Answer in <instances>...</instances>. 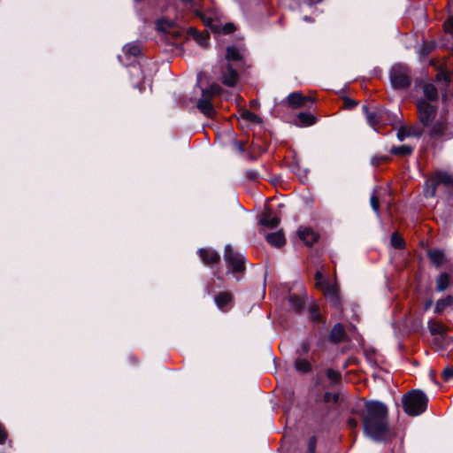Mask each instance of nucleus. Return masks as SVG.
<instances>
[{"instance_id":"nucleus-35","label":"nucleus","mask_w":453,"mask_h":453,"mask_svg":"<svg viewBox=\"0 0 453 453\" xmlns=\"http://www.w3.org/2000/svg\"><path fill=\"white\" fill-rule=\"evenodd\" d=\"M242 118L249 122L255 123L259 121L258 116L249 111H243L242 113Z\"/></svg>"},{"instance_id":"nucleus-33","label":"nucleus","mask_w":453,"mask_h":453,"mask_svg":"<svg viewBox=\"0 0 453 453\" xmlns=\"http://www.w3.org/2000/svg\"><path fill=\"white\" fill-rule=\"evenodd\" d=\"M408 134L410 137H420L423 134V128L419 126L414 125L411 127H407Z\"/></svg>"},{"instance_id":"nucleus-41","label":"nucleus","mask_w":453,"mask_h":453,"mask_svg":"<svg viewBox=\"0 0 453 453\" xmlns=\"http://www.w3.org/2000/svg\"><path fill=\"white\" fill-rule=\"evenodd\" d=\"M317 441L315 437H311L309 441L308 450L310 453H315Z\"/></svg>"},{"instance_id":"nucleus-37","label":"nucleus","mask_w":453,"mask_h":453,"mask_svg":"<svg viewBox=\"0 0 453 453\" xmlns=\"http://www.w3.org/2000/svg\"><path fill=\"white\" fill-rule=\"evenodd\" d=\"M441 376H442L443 380L446 381L452 379L453 378V367L452 366L445 367L441 372Z\"/></svg>"},{"instance_id":"nucleus-45","label":"nucleus","mask_w":453,"mask_h":453,"mask_svg":"<svg viewBox=\"0 0 453 453\" xmlns=\"http://www.w3.org/2000/svg\"><path fill=\"white\" fill-rule=\"evenodd\" d=\"M431 305H432V300H429V301L426 303V305H425V309H426V310L429 309Z\"/></svg>"},{"instance_id":"nucleus-40","label":"nucleus","mask_w":453,"mask_h":453,"mask_svg":"<svg viewBox=\"0 0 453 453\" xmlns=\"http://www.w3.org/2000/svg\"><path fill=\"white\" fill-rule=\"evenodd\" d=\"M371 206L372 208V210L376 212V213H379V199L377 197V196L375 194H372V196H371Z\"/></svg>"},{"instance_id":"nucleus-13","label":"nucleus","mask_w":453,"mask_h":453,"mask_svg":"<svg viewBox=\"0 0 453 453\" xmlns=\"http://www.w3.org/2000/svg\"><path fill=\"white\" fill-rule=\"evenodd\" d=\"M259 222L261 225L269 228H274L280 223V219L271 211H266L261 214Z\"/></svg>"},{"instance_id":"nucleus-8","label":"nucleus","mask_w":453,"mask_h":453,"mask_svg":"<svg viewBox=\"0 0 453 453\" xmlns=\"http://www.w3.org/2000/svg\"><path fill=\"white\" fill-rule=\"evenodd\" d=\"M390 82L395 89H406L411 85V74L408 66L403 64L395 65L390 71Z\"/></svg>"},{"instance_id":"nucleus-44","label":"nucleus","mask_w":453,"mask_h":453,"mask_svg":"<svg viewBox=\"0 0 453 453\" xmlns=\"http://www.w3.org/2000/svg\"><path fill=\"white\" fill-rule=\"evenodd\" d=\"M348 423H349V426L353 428L357 427V421L355 418H349Z\"/></svg>"},{"instance_id":"nucleus-48","label":"nucleus","mask_w":453,"mask_h":453,"mask_svg":"<svg viewBox=\"0 0 453 453\" xmlns=\"http://www.w3.org/2000/svg\"><path fill=\"white\" fill-rule=\"evenodd\" d=\"M314 3H319L320 2L321 0H312Z\"/></svg>"},{"instance_id":"nucleus-15","label":"nucleus","mask_w":453,"mask_h":453,"mask_svg":"<svg viewBox=\"0 0 453 453\" xmlns=\"http://www.w3.org/2000/svg\"><path fill=\"white\" fill-rule=\"evenodd\" d=\"M266 241L276 248H280L285 244V237L281 231L268 234Z\"/></svg>"},{"instance_id":"nucleus-5","label":"nucleus","mask_w":453,"mask_h":453,"mask_svg":"<svg viewBox=\"0 0 453 453\" xmlns=\"http://www.w3.org/2000/svg\"><path fill=\"white\" fill-rule=\"evenodd\" d=\"M222 91V88L217 83H212L207 88L203 89L201 97L196 103L197 109L205 116L212 118L216 113L212 100L219 96Z\"/></svg>"},{"instance_id":"nucleus-31","label":"nucleus","mask_w":453,"mask_h":453,"mask_svg":"<svg viewBox=\"0 0 453 453\" xmlns=\"http://www.w3.org/2000/svg\"><path fill=\"white\" fill-rule=\"evenodd\" d=\"M175 25V22L173 20H169L166 19H161L157 21V28L159 30H162L164 32H169L171 28H173Z\"/></svg>"},{"instance_id":"nucleus-36","label":"nucleus","mask_w":453,"mask_h":453,"mask_svg":"<svg viewBox=\"0 0 453 453\" xmlns=\"http://www.w3.org/2000/svg\"><path fill=\"white\" fill-rule=\"evenodd\" d=\"M326 376L333 382H337L341 379L340 373L332 369H329L326 371Z\"/></svg>"},{"instance_id":"nucleus-17","label":"nucleus","mask_w":453,"mask_h":453,"mask_svg":"<svg viewBox=\"0 0 453 453\" xmlns=\"http://www.w3.org/2000/svg\"><path fill=\"white\" fill-rule=\"evenodd\" d=\"M363 110L365 112L368 124L376 130L377 126L380 123V114L376 111H370L366 105L363 106Z\"/></svg>"},{"instance_id":"nucleus-32","label":"nucleus","mask_w":453,"mask_h":453,"mask_svg":"<svg viewBox=\"0 0 453 453\" xmlns=\"http://www.w3.org/2000/svg\"><path fill=\"white\" fill-rule=\"evenodd\" d=\"M189 33L193 35L194 39L196 41L198 44L203 46L207 43V36L198 33L195 28H190Z\"/></svg>"},{"instance_id":"nucleus-2","label":"nucleus","mask_w":453,"mask_h":453,"mask_svg":"<svg viewBox=\"0 0 453 453\" xmlns=\"http://www.w3.org/2000/svg\"><path fill=\"white\" fill-rule=\"evenodd\" d=\"M244 65L243 53L234 46L227 47L226 59L223 60L215 71L219 79L227 87H234L239 80L238 70Z\"/></svg>"},{"instance_id":"nucleus-12","label":"nucleus","mask_w":453,"mask_h":453,"mask_svg":"<svg viewBox=\"0 0 453 453\" xmlns=\"http://www.w3.org/2000/svg\"><path fill=\"white\" fill-rule=\"evenodd\" d=\"M298 235L303 242L311 246L318 241L319 235L312 229L307 227H300L298 230Z\"/></svg>"},{"instance_id":"nucleus-27","label":"nucleus","mask_w":453,"mask_h":453,"mask_svg":"<svg viewBox=\"0 0 453 453\" xmlns=\"http://www.w3.org/2000/svg\"><path fill=\"white\" fill-rule=\"evenodd\" d=\"M295 368L300 372H307L311 370V364L307 359L299 357L295 361Z\"/></svg>"},{"instance_id":"nucleus-38","label":"nucleus","mask_w":453,"mask_h":453,"mask_svg":"<svg viewBox=\"0 0 453 453\" xmlns=\"http://www.w3.org/2000/svg\"><path fill=\"white\" fill-rule=\"evenodd\" d=\"M444 30L446 33L450 34L453 36V17H449L444 22Z\"/></svg>"},{"instance_id":"nucleus-9","label":"nucleus","mask_w":453,"mask_h":453,"mask_svg":"<svg viewBox=\"0 0 453 453\" xmlns=\"http://www.w3.org/2000/svg\"><path fill=\"white\" fill-rule=\"evenodd\" d=\"M417 111L418 120L424 127H428L436 120L437 111L435 106L425 99L417 101Z\"/></svg>"},{"instance_id":"nucleus-20","label":"nucleus","mask_w":453,"mask_h":453,"mask_svg":"<svg viewBox=\"0 0 453 453\" xmlns=\"http://www.w3.org/2000/svg\"><path fill=\"white\" fill-rule=\"evenodd\" d=\"M298 125L301 127H309L316 123V118L306 112H301L297 116Z\"/></svg>"},{"instance_id":"nucleus-21","label":"nucleus","mask_w":453,"mask_h":453,"mask_svg":"<svg viewBox=\"0 0 453 453\" xmlns=\"http://www.w3.org/2000/svg\"><path fill=\"white\" fill-rule=\"evenodd\" d=\"M450 278L447 273H441L436 279V289L442 292L449 286Z\"/></svg>"},{"instance_id":"nucleus-19","label":"nucleus","mask_w":453,"mask_h":453,"mask_svg":"<svg viewBox=\"0 0 453 453\" xmlns=\"http://www.w3.org/2000/svg\"><path fill=\"white\" fill-rule=\"evenodd\" d=\"M307 100H309V98L304 97L299 92H294L288 96V104L295 106V107H301V106L304 105V104Z\"/></svg>"},{"instance_id":"nucleus-30","label":"nucleus","mask_w":453,"mask_h":453,"mask_svg":"<svg viewBox=\"0 0 453 453\" xmlns=\"http://www.w3.org/2000/svg\"><path fill=\"white\" fill-rule=\"evenodd\" d=\"M428 328L432 334H443L445 332L444 326L436 322V321H429L428 322Z\"/></svg>"},{"instance_id":"nucleus-16","label":"nucleus","mask_w":453,"mask_h":453,"mask_svg":"<svg viewBox=\"0 0 453 453\" xmlns=\"http://www.w3.org/2000/svg\"><path fill=\"white\" fill-rule=\"evenodd\" d=\"M231 302L232 295L228 292H221L215 297V303L221 311H226Z\"/></svg>"},{"instance_id":"nucleus-7","label":"nucleus","mask_w":453,"mask_h":453,"mask_svg":"<svg viewBox=\"0 0 453 453\" xmlns=\"http://www.w3.org/2000/svg\"><path fill=\"white\" fill-rule=\"evenodd\" d=\"M440 184L448 188H453V175L446 172L436 171L426 181V187L424 188L425 196L433 197L436 193V187Z\"/></svg>"},{"instance_id":"nucleus-28","label":"nucleus","mask_w":453,"mask_h":453,"mask_svg":"<svg viewBox=\"0 0 453 453\" xmlns=\"http://www.w3.org/2000/svg\"><path fill=\"white\" fill-rule=\"evenodd\" d=\"M413 149L408 145L395 146L391 149V153L397 156H406L411 154Z\"/></svg>"},{"instance_id":"nucleus-23","label":"nucleus","mask_w":453,"mask_h":453,"mask_svg":"<svg viewBox=\"0 0 453 453\" xmlns=\"http://www.w3.org/2000/svg\"><path fill=\"white\" fill-rule=\"evenodd\" d=\"M425 96L430 101H435L438 97V91L434 85L428 83L423 88Z\"/></svg>"},{"instance_id":"nucleus-26","label":"nucleus","mask_w":453,"mask_h":453,"mask_svg":"<svg viewBox=\"0 0 453 453\" xmlns=\"http://www.w3.org/2000/svg\"><path fill=\"white\" fill-rule=\"evenodd\" d=\"M288 303L291 308L296 312H298L303 305V298L296 295H290L288 297Z\"/></svg>"},{"instance_id":"nucleus-3","label":"nucleus","mask_w":453,"mask_h":453,"mask_svg":"<svg viewBox=\"0 0 453 453\" xmlns=\"http://www.w3.org/2000/svg\"><path fill=\"white\" fill-rule=\"evenodd\" d=\"M180 2L186 9L194 12L212 31L231 34L235 30L233 23H226L224 26L219 24V13L215 9L211 10L208 13H203L196 0H180Z\"/></svg>"},{"instance_id":"nucleus-18","label":"nucleus","mask_w":453,"mask_h":453,"mask_svg":"<svg viewBox=\"0 0 453 453\" xmlns=\"http://www.w3.org/2000/svg\"><path fill=\"white\" fill-rule=\"evenodd\" d=\"M452 307L453 308V296H447L444 298L439 299L434 307V312L437 314H441L447 308Z\"/></svg>"},{"instance_id":"nucleus-29","label":"nucleus","mask_w":453,"mask_h":453,"mask_svg":"<svg viewBox=\"0 0 453 453\" xmlns=\"http://www.w3.org/2000/svg\"><path fill=\"white\" fill-rule=\"evenodd\" d=\"M310 318L313 323L319 324L324 322V317L319 311L318 306L312 305L310 308Z\"/></svg>"},{"instance_id":"nucleus-47","label":"nucleus","mask_w":453,"mask_h":453,"mask_svg":"<svg viewBox=\"0 0 453 453\" xmlns=\"http://www.w3.org/2000/svg\"><path fill=\"white\" fill-rule=\"evenodd\" d=\"M303 19H304L305 21H310V20H311V19H310V18H309V17H307V16H305V17L303 18Z\"/></svg>"},{"instance_id":"nucleus-43","label":"nucleus","mask_w":453,"mask_h":453,"mask_svg":"<svg viewBox=\"0 0 453 453\" xmlns=\"http://www.w3.org/2000/svg\"><path fill=\"white\" fill-rule=\"evenodd\" d=\"M7 434L4 426L0 424V444H3L6 440Z\"/></svg>"},{"instance_id":"nucleus-22","label":"nucleus","mask_w":453,"mask_h":453,"mask_svg":"<svg viewBox=\"0 0 453 453\" xmlns=\"http://www.w3.org/2000/svg\"><path fill=\"white\" fill-rule=\"evenodd\" d=\"M428 257L433 264L437 267L441 266L444 262V253L439 250H430Z\"/></svg>"},{"instance_id":"nucleus-14","label":"nucleus","mask_w":453,"mask_h":453,"mask_svg":"<svg viewBox=\"0 0 453 453\" xmlns=\"http://www.w3.org/2000/svg\"><path fill=\"white\" fill-rule=\"evenodd\" d=\"M198 252L201 259L206 265H212L219 260V255L215 250L200 249Z\"/></svg>"},{"instance_id":"nucleus-39","label":"nucleus","mask_w":453,"mask_h":453,"mask_svg":"<svg viewBox=\"0 0 453 453\" xmlns=\"http://www.w3.org/2000/svg\"><path fill=\"white\" fill-rule=\"evenodd\" d=\"M397 137L400 141L404 140L407 137H410L408 134V130L406 126H402L397 131Z\"/></svg>"},{"instance_id":"nucleus-24","label":"nucleus","mask_w":453,"mask_h":453,"mask_svg":"<svg viewBox=\"0 0 453 453\" xmlns=\"http://www.w3.org/2000/svg\"><path fill=\"white\" fill-rule=\"evenodd\" d=\"M123 51L126 55L137 57L141 54V46L136 42L127 43L124 46Z\"/></svg>"},{"instance_id":"nucleus-10","label":"nucleus","mask_w":453,"mask_h":453,"mask_svg":"<svg viewBox=\"0 0 453 453\" xmlns=\"http://www.w3.org/2000/svg\"><path fill=\"white\" fill-rule=\"evenodd\" d=\"M316 286L321 288L324 291L326 298L330 300L332 305L334 307H338L340 305V297L338 289L331 286L327 281L324 280L323 274L321 272L318 271L315 274Z\"/></svg>"},{"instance_id":"nucleus-4","label":"nucleus","mask_w":453,"mask_h":453,"mask_svg":"<svg viewBox=\"0 0 453 453\" xmlns=\"http://www.w3.org/2000/svg\"><path fill=\"white\" fill-rule=\"evenodd\" d=\"M427 401L422 391L411 390L403 397V411L410 416H418L426 411Z\"/></svg>"},{"instance_id":"nucleus-46","label":"nucleus","mask_w":453,"mask_h":453,"mask_svg":"<svg viewBox=\"0 0 453 453\" xmlns=\"http://www.w3.org/2000/svg\"><path fill=\"white\" fill-rule=\"evenodd\" d=\"M345 104L349 106V105H355L356 104L353 103V102H350V101H346Z\"/></svg>"},{"instance_id":"nucleus-6","label":"nucleus","mask_w":453,"mask_h":453,"mask_svg":"<svg viewBox=\"0 0 453 453\" xmlns=\"http://www.w3.org/2000/svg\"><path fill=\"white\" fill-rule=\"evenodd\" d=\"M429 127V137L434 142L446 141L453 137V127L442 115L437 118Z\"/></svg>"},{"instance_id":"nucleus-11","label":"nucleus","mask_w":453,"mask_h":453,"mask_svg":"<svg viewBox=\"0 0 453 453\" xmlns=\"http://www.w3.org/2000/svg\"><path fill=\"white\" fill-rule=\"evenodd\" d=\"M224 257L228 267L231 268L234 273H239L244 270V257L235 251L230 245L226 246Z\"/></svg>"},{"instance_id":"nucleus-1","label":"nucleus","mask_w":453,"mask_h":453,"mask_svg":"<svg viewBox=\"0 0 453 453\" xmlns=\"http://www.w3.org/2000/svg\"><path fill=\"white\" fill-rule=\"evenodd\" d=\"M365 407V413L363 416L365 434L375 441L385 439L388 433L387 406L380 402L371 401L367 402Z\"/></svg>"},{"instance_id":"nucleus-34","label":"nucleus","mask_w":453,"mask_h":453,"mask_svg":"<svg viewBox=\"0 0 453 453\" xmlns=\"http://www.w3.org/2000/svg\"><path fill=\"white\" fill-rule=\"evenodd\" d=\"M391 244L395 249H402L404 246V241L397 233H394L391 236Z\"/></svg>"},{"instance_id":"nucleus-42","label":"nucleus","mask_w":453,"mask_h":453,"mask_svg":"<svg viewBox=\"0 0 453 453\" xmlns=\"http://www.w3.org/2000/svg\"><path fill=\"white\" fill-rule=\"evenodd\" d=\"M309 343L306 342H302V344L300 345V348L298 349V352L302 355V354H305L309 351Z\"/></svg>"},{"instance_id":"nucleus-25","label":"nucleus","mask_w":453,"mask_h":453,"mask_svg":"<svg viewBox=\"0 0 453 453\" xmlns=\"http://www.w3.org/2000/svg\"><path fill=\"white\" fill-rule=\"evenodd\" d=\"M343 336H344L343 326L341 324L334 325V326L333 327L331 334H330V338L332 339V341H334L335 342H340L343 338Z\"/></svg>"}]
</instances>
